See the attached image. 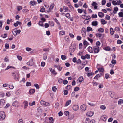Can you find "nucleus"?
<instances>
[{"mask_svg":"<svg viewBox=\"0 0 123 123\" xmlns=\"http://www.w3.org/2000/svg\"><path fill=\"white\" fill-rule=\"evenodd\" d=\"M93 53H98L100 51V48L97 46H93Z\"/></svg>","mask_w":123,"mask_h":123,"instance_id":"obj_1","label":"nucleus"},{"mask_svg":"<svg viewBox=\"0 0 123 123\" xmlns=\"http://www.w3.org/2000/svg\"><path fill=\"white\" fill-rule=\"evenodd\" d=\"M5 114L4 112L2 111L0 112V120H2L5 118Z\"/></svg>","mask_w":123,"mask_h":123,"instance_id":"obj_2","label":"nucleus"},{"mask_svg":"<svg viewBox=\"0 0 123 123\" xmlns=\"http://www.w3.org/2000/svg\"><path fill=\"white\" fill-rule=\"evenodd\" d=\"M95 35L97 37L99 38L100 39H102L104 37V34L100 33H96Z\"/></svg>","mask_w":123,"mask_h":123,"instance_id":"obj_3","label":"nucleus"},{"mask_svg":"<svg viewBox=\"0 0 123 123\" xmlns=\"http://www.w3.org/2000/svg\"><path fill=\"white\" fill-rule=\"evenodd\" d=\"M34 62L33 60L31 59H30V61L27 63V65L30 66H32L34 64Z\"/></svg>","mask_w":123,"mask_h":123,"instance_id":"obj_4","label":"nucleus"},{"mask_svg":"<svg viewBox=\"0 0 123 123\" xmlns=\"http://www.w3.org/2000/svg\"><path fill=\"white\" fill-rule=\"evenodd\" d=\"M64 15L68 19H70V21H72L73 20V17L71 18L70 15L69 13H66Z\"/></svg>","mask_w":123,"mask_h":123,"instance_id":"obj_5","label":"nucleus"},{"mask_svg":"<svg viewBox=\"0 0 123 123\" xmlns=\"http://www.w3.org/2000/svg\"><path fill=\"white\" fill-rule=\"evenodd\" d=\"M12 75L14 79L15 80H18L19 79L18 77V74H15L14 73H12Z\"/></svg>","mask_w":123,"mask_h":123,"instance_id":"obj_6","label":"nucleus"},{"mask_svg":"<svg viewBox=\"0 0 123 123\" xmlns=\"http://www.w3.org/2000/svg\"><path fill=\"white\" fill-rule=\"evenodd\" d=\"M54 67L56 68L59 71H61L63 68L62 67H61V66L59 65H55Z\"/></svg>","mask_w":123,"mask_h":123,"instance_id":"obj_7","label":"nucleus"},{"mask_svg":"<svg viewBox=\"0 0 123 123\" xmlns=\"http://www.w3.org/2000/svg\"><path fill=\"white\" fill-rule=\"evenodd\" d=\"M81 32L82 36L85 37L86 35V30L83 27L82 28Z\"/></svg>","mask_w":123,"mask_h":123,"instance_id":"obj_8","label":"nucleus"},{"mask_svg":"<svg viewBox=\"0 0 123 123\" xmlns=\"http://www.w3.org/2000/svg\"><path fill=\"white\" fill-rule=\"evenodd\" d=\"M87 107L86 105L84 104H83L80 106L81 110L82 111H84L86 109Z\"/></svg>","mask_w":123,"mask_h":123,"instance_id":"obj_9","label":"nucleus"},{"mask_svg":"<svg viewBox=\"0 0 123 123\" xmlns=\"http://www.w3.org/2000/svg\"><path fill=\"white\" fill-rule=\"evenodd\" d=\"M97 3L95 2H93L92 3V6L94 7V8L95 9H97L98 6H97Z\"/></svg>","mask_w":123,"mask_h":123,"instance_id":"obj_10","label":"nucleus"},{"mask_svg":"<svg viewBox=\"0 0 123 123\" xmlns=\"http://www.w3.org/2000/svg\"><path fill=\"white\" fill-rule=\"evenodd\" d=\"M107 118V117L105 115H104L102 116L101 118V119L104 121H105Z\"/></svg>","mask_w":123,"mask_h":123,"instance_id":"obj_11","label":"nucleus"},{"mask_svg":"<svg viewBox=\"0 0 123 123\" xmlns=\"http://www.w3.org/2000/svg\"><path fill=\"white\" fill-rule=\"evenodd\" d=\"M49 69L50 71L53 74L55 75H56L57 74V73L55 71V69H53L51 68H49Z\"/></svg>","mask_w":123,"mask_h":123,"instance_id":"obj_12","label":"nucleus"},{"mask_svg":"<svg viewBox=\"0 0 123 123\" xmlns=\"http://www.w3.org/2000/svg\"><path fill=\"white\" fill-rule=\"evenodd\" d=\"M84 80V78L82 76H80L78 78L77 81L80 83H81Z\"/></svg>","mask_w":123,"mask_h":123,"instance_id":"obj_13","label":"nucleus"},{"mask_svg":"<svg viewBox=\"0 0 123 123\" xmlns=\"http://www.w3.org/2000/svg\"><path fill=\"white\" fill-rule=\"evenodd\" d=\"M5 103V100L3 99H1L0 101V106H3Z\"/></svg>","mask_w":123,"mask_h":123,"instance_id":"obj_14","label":"nucleus"},{"mask_svg":"<svg viewBox=\"0 0 123 123\" xmlns=\"http://www.w3.org/2000/svg\"><path fill=\"white\" fill-rule=\"evenodd\" d=\"M72 108L74 110L77 111L79 109V106L77 105H74L73 107Z\"/></svg>","mask_w":123,"mask_h":123,"instance_id":"obj_15","label":"nucleus"},{"mask_svg":"<svg viewBox=\"0 0 123 123\" xmlns=\"http://www.w3.org/2000/svg\"><path fill=\"white\" fill-rule=\"evenodd\" d=\"M19 105V103L17 101H14L12 104V105L13 106L15 107L18 106Z\"/></svg>","mask_w":123,"mask_h":123,"instance_id":"obj_16","label":"nucleus"},{"mask_svg":"<svg viewBox=\"0 0 123 123\" xmlns=\"http://www.w3.org/2000/svg\"><path fill=\"white\" fill-rule=\"evenodd\" d=\"M23 103L24 105V109H25L28 106V102L27 101H25L23 102Z\"/></svg>","mask_w":123,"mask_h":123,"instance_id":"obj_17","label":"nucleus"},{"mask_svg":"<svg viewBox=\"0 0 123 123\" xmlns=\"http://www.w3.org/2000/svg\"><path fill=\"white\" fill-rule=\"evenodd\" d=\"M94 114L93 112L91 111L88 112L86 114V115L88 116H92Z\"/></svg>","mask_w":123,"mask_h":123,"instance_id":"obj_18","label":"nucleus"},{"mask_svg":"<svg viewBox=\"0 0 123 123\" xmlns=\"http://www.w3.org/2000/svg\"><path fill=\"white\" fill-rule=\"evenodd\" d=\"M88 51L89 52L91 53H93V47H92L90 46H89L88 48Z\"/></svg>","mask_w":123,"mask_h":123,"instance_id":"obj_19","label":"nucleus"},{"mask_svg":"<svg viewBox=\"0 0 123 123\" xmlns=\"http://www.w3.org/2000/svg\"><path fill=\"white\" fill-rule=\"evenodd\" d=\"M75 50V48L72 46H71L70 47L69 49V51L70 52H74Z\"/></svg>","mask_w":123,"mask_h":123,"instance_id":"obj_20","label":"nucleus"},{"mask_svg":"<svg viewBox=\"0 0 123 123\" xmlns=\"http://www.w3.org/2000/svg\"><path fill=\"white\" fill-rule=\"evenodd\" d=\"M84 64H80L78 67V70H81L82 69L84 68Z\"/></svg>","mask_w":123,"mask_h":123,"instance_id":"obj_21","label":"nucleus"},{"mask_svg":"<svg viewBox=\"0 0 123 123\" xmlns=\"http://www.w3.org/2000/svg\"><path fill=\"white\" fill-rule=\"evenodd\" d=\"M98 25V22L97 21H93L92 23V25L93 26H96Z\"/></svg>","mask_w":123,"mask_h":123,"instance_id":"obj_22","label":"nucleus"},{"mask_svg":"<svg viewBox=\"0 0 123 123\" xmlns=\"http://www.w3.org/2000/svg\"><path fill=\"white\" fill-rule=\"evenodd\" d=\"M35 92V90L34 89H31L30 90L29 92V94H31L34 93Z\"/></svg>","mask_w":123,"mask_h":123,"instance_id":"obj_23","label":"nucleus"},{"mask_svg":"<svg viewBox=\"0 0 123 123\" xmlns=\"http://www.w3.org/2000/svg\"><path fill=\"white\" fill-rule=\"evenodd\" d=\"M83 16L85 19L86 20H88L91 18L89 16L84 15Z\"/></svg>","mask_w":123,"mask_h":123,"instance_id":"obj_24","label":"nucleus"},{"mask_svg":"<svg viewBox=\"0 0 123 123\" xmlns=\"http://www.w3.org/2000/svg\"><path fill=\"white\" fill-rule=\"evenodd\" d=\"M48 121H49L48 123H53L54 121L53 118L52 117H49V119Z\"/></svg>","mask_w":123,"mask_h":123,"instance_id":"obj_25","label":"nucleus"},{"mask_svg":"<svg viewBox=\"0 0 123 123\" xmlns=\"http://www.w3.org/2000/svg\"><path fill=\"white\" fill-rule=\"evenodd\" d=\"M98 15L100 17L102 18L104 16V14L102 12H98Z\"/></svg>","mask_w":123,"mask_h":123,"instance_id":"obj_26","label":"nucleus"},{"mask_svg":"<svg viewBox=\"0 0 123 123\" xmlns=\"http://www.w3.org/2000/svg\"><path fill=\"white\" fill-rule=\"evenodd\" d=\"M110 34L112 35H113L114 33V31H113V28L111 27V28H110Z\"/></svg>","mask_w":123,"mask_h":123,"instance_id":"obj_27","label":"nucleus"},{"mask_svg":"<svg viewBox=\"0 0 123 123\" xmlns=\"http://www.w3.org/2000/svg\"><path fill=\"white\" fill-rule=\"evenodd\" d=\"M71 102V100H69L67 101L66 102L65 104V106H68L69 105H70Z\"/></svg>","mask_w":123,"mask_h":123,"instance_id":"obj_28","label":"nucleus"},{"mask_svg":"<svg viewBox=\"0 0 123 123\" xmlns=\"http://www.w3.org/2000/svg\"><path fill=\"white\" fill-rule=\"evenodd\" d=\"M98 71L100 72H103L104 71V69L103 67L98 68H97Z\"/></svg>","mask_w":123,"mask_h":123,"instance_id":"obj_29","label":"nucleus"},{"mask_svg":"<svg viewBox=\"0 0 123 123\" xmlns=\"http://www.w3.org/2000/svg\"><path fill=\"white\" fill-rule=\"evenodd\" d=\"M63 8L65 11V12H68V11H70V10L68 9V8L66 6H63Z\"/></svg>","mask_w":123,"mask_h":123,"instance_id":"obj_30","label":"nucleus"},{"mask_svg":"<svg viewBox=\"0 0 123 123\" xmlns=\"http://www.w3.org/2000/svg\"><path fill=\"white\" fill-rule=\"evenodd\" d=\"M101 43L99 41H97L96 43V46H97L98 47H99L100 46Z\"/></svg>","mask_w":123,"mask_h":123,"instance_id":"obj_31","label":"nucleus"},{"mask_svg":"<svg viewBox=\"0 0 123 123\" xmlns=\"http://www.w3.org/2000/svg\"><path fill=\"white\" fill-rule=\"evenodd\" d=\"M101 23L103 25L106 24L107 23V21H106L104 19H101Z\"/></svg>","mask_w":123,"mask_h":123,"instance_id":"obj_32","label":"nucleus"},{"mask_svg":"<svg viewBox=\"0 0 123 123\" xmlns=\"http://www.w3.org/2000/svg\"><path fill=\"white\" fill-rule=\"evenodd\" d=\"M10 68H13L15 69V68L14 67H13L11 66H7V68L5 69V70H6Z\"/></svg>","mask_w":123,"mask_h":123,"instance_id":"obj_33","label":"nucleus"},{"mask_svg":"<svg viewBox=\"0 0 123 123\" xmlns=\"http://www.w3.org/2000/svg\"><path fill=\"white\" fill-rule=\"evenodd\" d=\"M104 49L107 51H110V49L109 47L106 46L104 47Z\"/></svg>","mask_w":123,"mask_h":123,"instance_id":"obj_34","label":"nucleus"},{"mask_svg":"<svg viewBox=\"0 0 123 123\" xmlns=\"http://www.w3.org/2000/svg\"><path fill=\"white\" fill-rule=\"evenodd\" d=\"M36 2L35 1H31L30 4L31 6H34L36 4Z\"/></svg>","mask_w":123,"mask_h":123,"instance_id":"obj_35","label":"nucleus"},{"mask_svg":"<svg viewBox=\"0 0 123 123\" xmlns=\"http://www.w3.org/2000/svg\"><path fill=\"white\" fill-rule=\"evenodd\" d=\"M90 120L88 118H87L85 120V123H90Z\"/></svg>","mask_w":123,"mask_h":123,"instance_id":"obj_36","label":"nucleus"},{"mask_svg":"<svg viewBox=\"0 0 123 123\" xmlns=\"http://www.w3.org/2000/svg\"><path fill=\"white\" fill-rule=\"evenodd\" d=\"M98 31L100 32L103 33L104 31V29L102 28H100L98 29Z\"/></svg>","mask_w":123,"mask_h":123,"instance_id":"obj_37","label":"nucleus"},{"mask_svg":"<svg viewBox=\"0 0 123 123\" xmlns=\"http://www.w3.org/2000/svg\"><path fill=\"white\" fill-rule=\"evenodd\" d=\"M43 22L42 21H40L39 23V25L43 27L44 25L43 24Z\"/></svg>","mask_w":123,"mask_h":123,"instance_id":"obj_38","label":"nucleus"},{"mask_svg":"<svg viewBox=\"0 0 123 123\" xmlns=\"http://www.w3.org/2000/svg\"><path fill=\"white\" fill-rule=\"evenodd\" d=\"M83 44L84 45L86 46V47L89 44V43L87 41L85 40L83 42Z\"/></svg>","mask_w":123,"mask_h":123,"instance_id":"obj_39","label":"nucleus"},{"mask_svg":"<svg viewBox=\"0 0 123 123\" xmlns=\"http://www.w3.org/2000/svg\"><path fill=\"white\" fill-rule=\"evenodd\" d=\"M100 77L99 74H97L94 78V79H96L98 80L99 78Z\"/></svg>","mask_w":123,"mask_h":123,"instance_id":"obj_40","label":"nucleus"},{"mask_svg":"<svg viewBox=\"0 0 123 123\" xmlns=\"http://www.w3.org/2000/svg\"><path fill=\"white\" fill-rule=\"evenodd\" d=\"M61 58L62 60H65L67 58L66 56L64 55H62L61 56Z\"/></svg>","mask_w":123,"mask_h":123,"instance_id":"obj_41","label":"nucleus"},{"mask_svg":"<svg viewBox=\"0 0 123 123\" xmlns=\"http://www.w3.org/2000/svg\"><path fill=\"white\" fill-rule=\"evenodd\" d=\"M77 64H79L81 63V61L80 59H78L76 61V62Z\"/></svg>","mask_w":123,"mask_h":123,"instance_id":"obj_42","label":"nucleus"},{"mask_svg":"<svg viewBox=\"0 0 123 123\" xmlns=\"http://www.w3.org/2000/svg\"><path fill=\"white\" fill-rule=\"evenodd\" d=\"M123 102V100L122 99H119L118 102V104L119 105L122 104Z\"/></svg>","mask_w":123,"mask_h":123,"instance_id":"obj_43","label":"nucleus"},{"mask_svg":"<svg viewBox=\"0 0 123 123\" xmlns=\"http://www.w3.org/2000/svg\"><path fill=\"white\" fill-rule=\"evenodd\" d=\"M119 16L120 17H123V13L122 12H120L118 13Z\"/></svg>","mask_w":123,"mask_h":123,"instance_id":"obj_44","label":"nucleus"},{"mask_svg":"<svg viewBox=\"0 0 123 123\" xmlns=\"http://www.w3.org/2000/svg\"><path fill=\"white\" fill-rule=\"evenodd\" d=\"M60 35H63L65 34V32L63 31H62L59 32Z\"/></svg>","mask_w":123,"mask_h":123,"instance_id":"obj_45","label":"nucleus"},{"mask_svg":"<svg viewBox=\"0 0 123 123\" xmlns=\"http://www.w3.org/2000/svg\"><path fill=\"white\" fill-rule=\"evenodd\" d=\"M7 33L4 34L3 35H2L1 37L4 38H6L7 36Z\"/></svg>","mask_w":123,"mask_h":123,"instance_id":"obj_46","label":"nucleus"},{"mask_svg":"<svg viewBox=\"0 0 123 123\" xmlns=\"http://www.w3.org/2000/svg\"><path fill=\"white\" fill-rule=\"evenodd\" d=\"M34 86L37 89H39V87L38 84H34Z\"/></svg>","mask_w":123,"mask_h":123,"instance_id":"obj_47","label":"nucleus"},{"mask_svg":"<svg viewBox=\"0 0 123 123\" xmlns=\"http://www.w3.org/2000/svg\"><path fill=\"white\" fill-rule=\"evenodd\" d=\"M17 9L18 11H19L22 9V7L20 6H18L17 7Z\"/></svg>","mask_w":123,"mask_h":123,"instance_id":"obj_48","label":"nucleus"},{"mask_svg":"<svg viewBox=\"0 0 123 123\" xmlns=\"http://www.w3.org/2000/svg\"><path fill=\"white\" fill-rule=\"evenodd\" d=\"M12 33L15 36H16L17 35L16 30H15V29L13 30L12 31Z\"/></svg>","mask_w":123,"mask_h":123,"instance_id":"obj_49","label":"nucleus"},{"mask_svg":"<svg viewBox=\"0 0 123 123\" xmlns=\"http://www.w3.org/2000/svg\"><path fill=\"white\" fill-rule=\"evenodd\" d=\"M100 108L101 109L104 110L106 109V107L104 105H102L100 106Z\"/></svg>","mask_w":123,"mask_h":123,"instance_id":"obj_50","label":"nucleus"},{"mask_svg":"<svg viewBox=\"0 0 123 123\" xmlns=\"http://www.w3.org/2000/svg\"><path fill=\"white\" fill-rule=\"evenodd\" d=\"M66 3L67 4L68 6L69 7L71 5V4L69 2V0H67L66 2Z\"/></svg>","mask_w":123,"mask_h":123,"instance_id":"obj_51","label":"nucleus"},{"mask_svg":"<svg viewBox=\"0 0 123 123\" xmlns=\"http://www.w3.org/2000/svg\"><path fill=\"white\" fill-rule=\"evenodd\" d=\"M43 59L44 60L46 59L47 58V55L46 54H44L43 56Z\"/></svg>","mask_w":123,"mask_h":123,"instance_id":"obj_52","label":"nucleus"},{"mask_svg":"<svg viewBox=\"0 0 123 123\" xmlns=\"http://www.w3.org/2000/svg\"><path fill=\"white\" fill-rule=\"evenodd\" d=\"M54 6V3H52L50 6L49 9H53Z\"/></svg>","mask_w":123,"mask_h":123,"instance_id":"obj_53","label":"nucleus"},{"mask_svg":"<svg viewBox=\"0 0 123 123\" xmlns=\"http://www.w3.org/2000/svg\"><path fill=\"white\" fill-rule=\"evenodd\" d=\"M114 30L116 31H119L120 30V29L118 27H116L114 29Z\"/></svg>","mask_w":123,"mask_h":123,"instance_id":"obj_54","label":"nucleus"},{"mask_svg":"<svg viewBox=\"0 0 123 123\" xmlns=\"http://www.w3.org/2000/svg\"><path fill=\"white\" fill-rule=\"evenodd\" d=\"M72 88L71 86L70 85H68L67 86L66 89L68 90H69Z\"/></svg>","mask_w":123,"mask_h":123,"instance_id":"obj_55","label":"nucleus"},{"mask_svg":"<svg viewBox=\"0 0 123 123\" xmlns=\"http://www.w3.org/2000/svg\"><path fill=\"white\" fill-rule=\"evenodd\" d=\"M71 10L72 11H74V7L71 5L69 7Z\"/></svg>","mask_w":123,"mask_h":123,"instance_id":"obj_56","label":"nucleus"},{"mask_svg":"<svg viewBox=\"0 0 123 123\" xmlns=\"http://www.w3.org/2000/svg\"><path fill=\"white\" fill-rule=\"evenodd\" d=\"M31 85V83L30 82H27L26 84V86H30Z\"/></svg>","mask_w":123,"mask_h":123,"instance_id":"obj_57","label":"nucleus"},{"mask_svg":"<svg viewBox=\"0 0 123 123\" xmlns=\"http://www.w3.org/2000/svg\"><path fill=\"white\" fill-rule=\"evenodd\" d=\"M59 106V104L57 102L55 104V108H57Z\"/></svg>","mask_w":123,"mask_h":123,"instance_id":"obj_58","label":"nucleus"},{"mask_svg":"<svg viewBox=\"0 0 123 123\" xmlns=\"http://www.w3.org/2000/svg\"><path fill=\"white\" fill-rule=\"evenodd\" d=\"M52 90L53 92H55L57 90V88L55 86L53 87H52Z\"/></svg>","mask_w":123,"mask_h":123,"instance_id":"obj_59","label":"nucleus"},{"mask_svg":"<svg viewBox=\"0 0 123 123\" xmlns=\"http://www.w3.org/2000/svg\"><path fill=\"white\" fill-rule=\"evenodd\" d=\"M55 21L56 22V23H57V24L59 25L60 27V23L59 22L58 20L56 18H55Z\"/></svg>","mask_w":123,"mask_h":123,"instance_id":"obj_60","label":"nucleus"},{"mask_svg":"<svg viewBox=\"0 0 123 123\" xmlns=\"http://www.w3.org/2000/svg\"><path fill=\"white\" fill-rule=\"evenodd\" d=\"M81 38L82 37L80 36H78L77 37V39L78 41L81 40Z\"/></svg>","mask_w":123,"mask_h":123,"instance_id":"obj_61","label":"nucleus"},{"mask_svg":"<svg viewBox=\"0 0 123 123\" xmlns=\"http://www.w3.org/2000/svg\"><path fill=\"white\" fill-rule=\"evenodd\" d=\"M86 58L87 59H89L90 58V55L88 54H86L85 55Z\"/></svg>","mask_w":123,"mask_h":123,"instance_id":"obj_62","label":"nucleus"},{"mask_svg":"<svg viewBox=\"0 0 123 123\" xmlns=\"http://www.w3.org/2000/svg\"><path fill=\"white\" fill-rule=\"evenodd\" d=\"M40 103L42 105L45 106V102L43 100H41L40 102Z\"/></svg>","mask_w":123,"mask_h":123,"instance_id":"obj_63","label":"nucleus"},{"mask_svg":"<svg viewBox=\"0 0 123 123\" xmlns=\"http://www.w3.org/2000/svg\"><path fill=\"white\" fill-rule=\"evenodd\" d=\"M42 110V109L41 108L39 107L37 109V111L39 113H41Z\"/></svg>","mask_w":123,"mask_h":123,"instance_id":"obj_64","label":"nucleus"}]
</instances>
